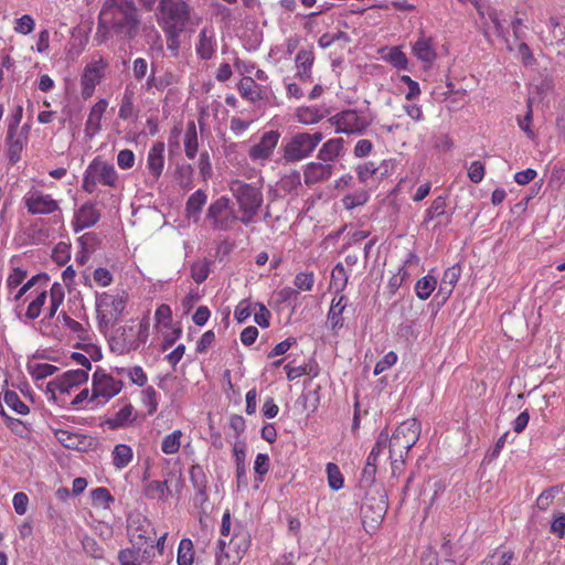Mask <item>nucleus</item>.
I'll return each instance as SVG.
<instances>
[{
  "label": "nucleus",
  "instance_id": "1",
  "mask_svg": "<svg viewBox=\"0 0 565 565\" xmlns=\"http://www.w3.org/2000/svg\"><path fill=\"white\" fill-rule=\"evenodd\" d=\"M140 18L132 0H105L98 15L97 34L109 32L131 40L139 32Z\"/></svg>",
  "mask_w": 565,
  "mask_h": 565
},
{
  "label": "nucleus",
  "instance_id": "2",
  "mask_svg": "<svg viewBox=\"0 0 565 565\" xmlns=\"http://www.w3.org/2000/svg\"><path fill=\"white\" fill-rule=\"evenodd\" d=\"M228 190L238 206L239 222L244 225L252 224L264 203L263 182L247 183L241 179H234L230 181Z\"/></svg>",
  "mask_w": 565,
  "mask_h": 565
},
{
  "label": "nucleus",
  "instance_id": "3",
  "mask_svg": "<svg viewBox=\"0 0 565 565\" xmlns=\"http://www.w3.org/2000/svg\"><path fill=\"white\" fill-rule=\"evenodd\" d=\"M150 334L149 311L141 319H130L110 339V349L118 354L136 351L146 344Z\"/></svg>",
  "mask_w": 565,
  "mask_h": 565
},
{
  "label": "nucleus",
  "instance_id": "4",
  "mask_svg": "<svg viewBox=\"0 0 565 565\" xmlns=\"http://www.w3.org/2000/svg\"><path fill=\"white\" fill-rule=\"evenodd\" d=\"M422 424L416 418H408L401 423L391 438H388L390 459L393 473L403 466L409 450L418 441Z\"/></svg>",
  "mask_w": 565,
  "mask_h": 565
},
{
  "label": "nucleus",
  "instance_id": "5",
  "mask_svg": "<svg viewBox=\"0 0 565 565\" xmlns=\"http://www.w3.org/2000/svg\"><path fill=\"white\" fill-rule=\"evenodd\" d=\"M88 381L84 370H70L54 377L46 385V395L61 406H68L71 396Z\"/></svg>",
  "mask_w": 565,
  "mask_h": 565
},
{
  "label": "nucleus",
  "instance_id": "6",
  "mask_svg": "<svg viewBox=\"0 0 565 565\" xmlns=\"http://www.w3.org/2000/svg\"><path fill=\"white\" fill-rule=\"evenodd\" d=\"M118 184L119 174L114 164L97 156L88 163L84 171L82 190L93 194L98 185L116 189Z\"/></svg>",
  "mask_w": 565,
  "mask_h": 565
},
{
  "label": "nucleus",
  "instance_id": "7",
  "mask_svg": "<svg viewBox=\"0 0 565 565\" xmlns=\"http://www.w3.org/2000/svg\"><path fill=\"white\" fill-rule=\"evenodd\" d=\"M128 301L126 292H102L96 296V318L99 329L107 330L114 326L124 313Z\"/></svg>",
  "mask_w": 565,
  "mask_h": 565
},
{
  "label": "nucleus",
  "instance_id": "8",
  "mask_svg": "<svg viewBox=\"0 0 565 565\" xmlns=\"http://www.w3.org/2000/svg\"><path fill=\"white\" fill-rule=\"evenodd\" d=\"M127 534L134 547L142 550L148 556H153L157 532L147 516L140 513L130 514L127 519Z\"/></svg>",
  "mask_w": 565,
  "mask_h": 565
},
{
  "label": "nucleus",
  "instance_id": "9",
  "mask_svg": "<svg viewBox=\"0 0 565 565\" xmlns=\"http://www.w3.org/2000/svg\"><path fill=\"white\" fill-rule=\"evenodd\" d=\"M44 282L47 285L46 278L44 279ZM31 294H34V298L29 303L25 312V317L30 320H34L40 317L46 302L47 295L50 296V302L46 308L45 316L47 319H52L56 315L57 309L63 303L65 297L64 287L60 282H54L49 290L46 288L41 290L35 289Z\"/></svg>",
  "mask_w": 565,
  "mask_h": 565
},
{
  "label": "nucleus",
  "instance_id": "10",
  "mask_svg": "<svg viewBox=\"0 0 565 565\" xmlns=\"http://www.w3.org/2000/svg\"><path fill=\"white\" fill-rule=\"evenodd\" d=\"M322 139L323 135L320 131L298 132L284 146L282 159L286 162L301 161L311 156Z\"/></svg>",
  "mask_w": 565,
  "mask_h": 565
},
{
  "label": "nucleus",
  "instance_id": "11",
  "mask_svg": "<svg viewBox=\"0 0 565 565\" xmlns=\"http://www.w3.org/2000/svg\"><path fill=\"white\" fill-rule=\"evenodd\" d=\"M205 218L212 230L217 232L232 231L239 221V216L234 211L231 199L225 195L220 196L210 204Z\"/></svg>",
  "mask_w": 565,
  "mask_h": 565
},
{
  "label": "nucleus",
  "instance_id": "12",
  "mask_svg": "<svg viewBox=\"0 0 565 565\" xmlns=\"http://www.w3.org/2000/svg\"><path fill=\"white\" fill-rule=\"evenodd\" d=\"M337 134L362 135L371 125L372 119L356 109H345L329 118Z\"/></svg>",
  "mask_w": 565,
  "mask_h": 565
},
{
  "label": "nucleus",
  "instance_id": "13",
  "mask_svg": "<svg viewBox=\"0 0 565 565\" xmlns=\"http://www.w3.org/2000/svg\"><path fill=\"white\" fill-rule=\"evenodd\" d=\"M159 9L161 28L167 25L185 28L190 20L191 10L188 0H160Z\"/></svg>",
  "mask_w": 565,
  "mask_h": 565
},
{
  "label": "nucleus",
  "instance_id": "14",
  "mask_svg": "<svg viewBox=\"0 0 565 565\" xmlns=\"http://www.w3.org/2000/svg\"><path fill=\"white\" fill-rule=\"evenodd\" d=\"M124 383L120 380L97 370L92 377L90 399L96 401L98 404H105L118 395Z\"/></svg>",
  "mask_w": 565,
  "mask_h": 565
},
{
  "label": "nucleus",
  "instance_id": "15",
  "mask_svg": "<svg viewBox=\"0 0 565 565\" xmlns=\"http://www.w3.org/2000/svg\"><path fill=\"white\" fill-rule=\"evenodd\" d=\"M23 203L31 215H50L62 213L60 203L51 194L38 188H31L23 196Z\"/></svg>",
  "mask_w": 565,
  "mask_h": 565
},
{
  "label": "nucleus",
  "instance_id": "16",
  "mask_svg": "<svg viewBox=\"0 0 565 565\" xmlns=\"http://www.w3.org/2000/svg\"><path fill=\"white\" fill-rule=\"evenodd\" d=\"M108 63L103 57L87 63L81 75V96L84 100L89 99L97 85L102 83Z\"/></svg>",
  "mask_w": 565,
  "mask_h": 565
},
{
  "label": "nucleus",
  "instance_id": "17",
  "mask_svg": "<svg viewBox=\"0 0 565 565\" xmlns=\"http://www.w3.org/2000/svg\"><path fill=\"white\" fill-rule=\"evenodd\" d=\"M412 54L422 63L425 67H431L437 60V52L435 42L431 36L420 31L417 39L411 43Z\"/></svg>",
  "mask_w": 565,
  "mask_h": 565
},
{
  "label": "nucleus",
  "instance_id": "18",
  "mask_svg": "<svg viewBox=\"0 0 565 565\" xmlns=\"http://www.w3.org/2000/svg\"><path fill=\"white\" fill-rule=\"evenodd\" d=\"M280 134L277 130L266 131L259 141L250 147L248 156L253 161L268 160L278 145Z\"/></svg>",
  "mask_w": 565,
  "mask_h": 565
},
{
  "label": "nucleus",
  "instance_id": "19",
  "mask_svg": "<svg viewBox=\"0 0 565 565\" xmlns=\"http://www.w3.org/2000/svg\"><path fill=\"white\" fill-rule=\"evenodd\" d=\"M333 173V164L311 161L305 166L303 180L308 186L328 181Z\"/></svg>",
  "mask_w": 565,
  "mask_h": 565
},
{
  "label": "nucleus",
  "instance_id": "20",
  "mask_svg": "<svg viewBox=\"0 0 565 565\" xmlns=\"http://www.w3.org/2000/svg\"><path fill=\"white\" fill-rule=\"evenodd\" d=\"M100 218V212L96 204L92 202L84 203L74 215L73 230L78 233L85 228L94 226Z\"/></svg>",
  "mask_w": 565,
  "mask_h": 565
},
{
  "label": "nucleus",
  "instance_id": "21",
  "mask_svg": "<svg viewBox=\"0 0 565 565\" xmlns=\"http://www.w3.org/2000/svg\"><path fill=\"white\" fill-rule=\"evenodd\" d=\"M107 107L108 100L105 98H100L90 107L84 129L86 137L93 138L99 132L102 128V119Z\"/></svg>",
  "mask_w": 565,
  "mask_h": 565
},
{
  "label": "nucleus",
  "instance_id": "22",
  "mask_svg": "<svg viewBox=\"0 0 565 565\" xmlns=\"http://www.w3.org/2000/svg\"><path fill=\"white\" fill-rule=\"evenodd\" d=\"M164 168V143L154 142L147 154V169L154 181L161 177Z\"/></svg>",
  "mask_w": 565,
  "mask_h": 565
},
{
  "label": "nucleus",
  "instance_id": "23",
  "mask_svg": "<svg viewBox=\"0 0 565 565\" xmlns=\"http://www.w3.org/2000/svg\"><path fill=\"white\" fill-rule=\"evenodd\" d=\"M419 258L415 253L409 252L398 270L388 279L387 287L391 294H395L398 288L411 277L408 270L412 266H418Z\"/></svg>",
  "mask_w": 565,
  "mask_h": 565
},
{
  "label": "nucleus",
  "instance_id": "24",
  "mask_svg": "<svg viewBox=\"0 0 565 565\" xmlns=\"http://www.w3.org/2000/svg\"><path fill=\"white\" fill-rule=\"evenodd\" d=\"M315 53L312 49H301L295 58L297 76L301 82H312V66Z\"/></svg>",
  "mask_w": 565,
  "mask_h": 565
},
{
  "label": "nucleus",
  "instance_id": "25",
  "mask_svg": "<svg viewBox=\"0 0 565 565\" xmlns=\"http://www.w3.org/2000/svg\"><path fill=\"white\" fill-rule=\"evenodd\" d=\"M196 54L202 60H211L216 52V41L213 29L203 28L199 34L195 47Z\"/></svg>",
  "mask_w": 565,
  "mask_h": 565
},
{
  "label": "nucleus",
  "instance_id": "26",
  "mask_svg": "<svg viewBox=\"0 0 565 565\" xmlns=\"http://www.w3.org/2000/svg\"><path fill=\"white\" fill-rule=\"evenodd\" d=\"M371 510L372 508L369 504L362 508L363 527L367 533H375L384 520L386 507L384 502H381V504H377L376 509L372 511V515H369Z\"/></svg>",
  "mask_w": 565,
  "mask_h": 565
},
{
  "label": "nucleus",
  "instance_id": "27",
  "mask_svg": "<svg viewBox=\"0 0 565 565\" xmlns=\"http://www.w3.org/2000/svg\"><path fill=\"white\" fill-rule=\"evenodd\" d=\"M239 95L252 103L259 102L266 97L264 88L249 76L243 77L238 83Z\"/></svg>",
  "mask_w": 565,
  "mask_h": 565
},
{
  "label": "nucleus",
  "instance_id": "28",
  "mask_svg": "<svg viewBox=\"0 0 565 565\" xmlns=\"http://www.w3.org/2000/svg\"><path fill=\"white\" fill-rule=\"evenodd\" d=\"M343 147V138H331L321 146V148L318 151L317 158L320 161L333 164V162L341 156Z\"/></svg>",
  "mask_w": 565,
  "mask_h": 565
},
{
  "label": "nucleus",
  "instance_id": "29",
  "mask_svg": "<svg viewBox=\"0 0 565 565\" xmlns=\"http://www.w3.org/2000/svg\"><path fill=\"white\" fill-rule=\"evenodd\" d=\"M136 420L135 408L130 403H126L119 408L111 417L106 420V424L111 429H118L130 426Z\"/></svg>",
  "mask_w": 565,
  "mask_h": 565
},
{
  "label": "nucleus",
  "instance_id": "30",
  "mask_svg": "<svg viewBox=\"0 0 565 565\" xmlns=\"http://www.w3.org/2000/svg\"><path fill=\"white\" fill-rule=\"evenodd\" d=\"M382 58L398 71H407L409 61L401 46L383 47L380 50Z\"/></svg>",
  "mask_w": 565,
  "mask_h": 565
},
{
  "label": "nucleus",
  "instance_id": "31",
  "mask_svg": "<svg viewBox=\"0 0 565 565\" xmlns=\"http://www.w3.org/2000/svg\"><path fill=\"white\" fill-rule=\"evenodd\" d=\"M171 491L168 481L151 480L143 488V494L147 499L167 501Z\"/></svg>",
  "mask_w": 565,
  "mask_h": 565
},
{
  "label": "nucleus",
  "instance_id": "32",
  "mask_svg": "<svg viewBox=\"0 0 565 565\" xmlns=\"http://www.w3.org/2000/svg\"><path fill=\"white\" fill-rule=\"evenodd\" d=\"M207 195L206 193L199 189L194 193H192L185 204V213L188 218H193L198 221L202 207L206 203Z\"/></svg>",
  "mask_w": 565,
  "mask_h": 565
},
{
  "label": "nucleus",
  "instance_id": "33",
  "mask_svg": "<svg viewBox=\"0 0 565 565\" xmlns=\"http://www.w3.org/2000/svg\"><path fill=\"white\" fill-rule=\"evenodd\" d=\"M347 307V298L340 295L338 298L334 297L331 301V306L328 312V321L332 329H337L343 326L342 313Z\"/></svg>",
  "mask_w": 565,
  "mask_h": 565
},
{
  "label": "nucleus",
  "instance_id": "34",
  "mask_svg": "<svg viewBox=\"0 0 565 565\" xmlns=\"http://www.w3.org/2000/svg\"><path fill=\"white\" fill-rule=\"evenodd\" d=\"M183 145H184V152L185 156L189 159H194L198 154L199 150V139H198V132H196V126L194 121H189L186 125L184 138H183Z\"/></svg>",
  "mask_w": 565,
  "mask_h": 565
},
{
  "label": "nucleus",
  "instance_id": "35",
  "mask_svg": "<svg viewBox=\"0 0 565 565\" xmlns=\"http://www.w3.org/2000/svg\"><path fill=\"white\" fill-rule=\"evenodd\" d=\"M233 455L235 458L236 465V480L237 487H246L247 486V466H246V452L244 447H238L237 445L233 448Z\"/></svg>",
  "mask_w": 565,
  "mask_h": 565
},
{
  "label": "nucleus",
  "instance_id": "36",
  "mask_svg": "<svg viewBox=\"0 0 565 565\" xmlns=\"http://www.w3.org/2000/svg\"><path fill=\"white\" fill-rule=\"evenodd\" d=\"M111 456L113 465L116 467V469L121 470L132 461L134 451L129 445L118 444L114 447Z\"/></svg>",
  "mask_w": 565,
  "mask_h": 565
},
{
  "label": "nucleus",
  "instance_id": "37",
  "mask_svg": "<svg viewBox=\"0 0 565 565\" xmlns=\"http://www.w3.org/2000/svg\"><path fill=\"white\" fill-rule=\"evenodd\" d=\"M78 242L82 249L77 252L75 260L78 265L83 266L88 262L90 254L94 252L96 236L93 233H85L78 238Z\"/></svg>",
  "mask_w": 565,
  "mask_h": 565
},
{
  "label": "nucleus",
  "instance_id": "38",
  "mask_svg": "<svg viewBox=\"0 0 565 565\" xmlns=\"http://www.w3.org/2000/svg\"><path fill=\"white\" fill-rule=\"evenodd\" d=\"M135 90L131 86H126L124 95L120 100L118 117L122 120H128L135 115Z\"/></svg>",
  "mask_w": 565,
  "mask_h": 565
},
{
  "label": "nucleus",
  "instance_id": "39",
  "mask_svg": "<svg viewBox=\"0 0 565 565\" xmlns=\"http://www.w3.org/2000/svg\"><path fill=\"white\" fill-rule=\"evenodd\" d=\"M58 317H62L64 326L79 340L84 342H89L92 340V332L89 328L74 320L66 312H62Z\"/></svg>",
  "mask_w": 565,
  "mask_h": 565
},
{
  "label": "nucleus",
  "instance_id": "40",
  "mask_svg": "<svg viewBox=\"0 0 565 565\" xmlns=\"http://www.w3.org/2000/svg\"><path fill=\"white\" fill-rule=\"evenodd\" d=\"M195 556L193 542L184 537L180 541L177 553L178 565H193Z\"/></svg>",
  "mask_w": 565,
  "mask_h": 565
},
{
  "label": "nucleus",
  "instance_id": "41",
  "mask_svg": "<svg viewBox=\"0 0 565 565\" xmlns=\"http://www.w3.org/2000/svg\"><path fill=\"white\" fill-rule=\"evenodd\" d=\"M279 188L288 193L298 195V191L301 188V174L298 170H292L281 177L279 181Z\"/></svg>",
  "mask_w": 565,
  "mask_h": 565
},
{
  "label": "nucleus",
  "instance_id": "42",
  "mask_svg": "<svg viewBox=\"0 0 565 565\" xmlns=\"http://www.w3.org/2000/svg\"><path fill=\"white\" fill-rule=\"evenodd\" d=\"M514 559L515 554L513 551L508 548H498L479 565H513Z\"/></svg>",
  "mask_w": 565,
  "mask_h": 565
},
{
  "label": "nucleus",
  "instance_id": "43",
  "mask_svg": "<svg viewBox=\"0 0 565 565\" xmlns=\"http://www.w3.org/2000/svg\"><path fill=\"white\" fill-rule=\"evenodd\" d=\"M193 173L194 169L191 164H178L174 172V179L182 189L190 190L193 186Z\"/></svg>",
  "mask_w": 565,
  "mask_h": 565
},
{
  "label": "nucleus",
  "instance_id": "44",
  "mask_svg": "<svg viewBox=\"0 0 565 565\" xmlns=\"http://www.w3.org/2000/svg\"><path fill=\"white\" fill-rule=\"evenodd\" d=\"M323 113L317 107H299L296 118L302 125H313L323 119Z\"/></svg>",
  "mask_w": 565,
  "mask_h": 565
},
{
  "label": "nucleus",
  "instance_id": "45",
  "mask_svg": "<svg viewBox=\"0 0 565 565\" xmlns=\"http://www.w3.org/2000/svg\"><path fill=\"white\" fill-rule=\"evenodd\" d=\"M183 433L175 429L166 435L161 441V451L166 455H174L180 450Z\"/></svg>",
  "mask_w": 565,
  "mask_h": 565
},
{
  "label": "nucleus",
  "instance_id": "46",
  "mask_svg": "<svg viewBox=\"0 0 565 565\" xmlns=\"http://www.w3.org/2000/svg\"><path fill=\"white\" fill-rule=\"evenodd\" d=\"M446 206H447V198L439 195L434 199L430 206L426 209L425 216H424V223L428 224L435 218L443 216L446 214Z\"/></svg>",
  "mask_w": 565,
  "mask_h": 565
},
{
  "label": "nucleus",
  "instance_id": "47",
  "mask_svg": "<svg viewBox=\"0 0 565 565\" xmlns=\"http://www.w3.org/2000/svg\"><path fill=\"white\" fill-rule=\"evenodd\" d=\"M370 194L366 190L360 189L343 196L341 200L345 210H353L367 203Z\"/></svg>",
  "mask_w": 565,
  "mask_h": 565
},
{
  "label": "nucleus",
  "instance_id": "48",
  "mask_svg": "<svg viewBox=\"0 0 565 565\" xmlns=\"http://www.w3.org/2000/svg\"><path fill=\"white\" fill-rule=\"evenodd\" d=\"M437 280L431 275H426L423 278L418 279L415 285V292L416 296L422 299L426 300L430 297L433 291L436 289Z\"/></svg>",
  "mask_w": 565,
  "mask_h": 565
},
{
  "label": "nucleus",
  "instance_id": "49",
  "mask_svg": "<svg viewBox=\"0 0 565 565\" xmlns=\"http://www.w3.org/2000/svg\"><path fill=\"white\" fill-rule=\"evenodd\" d=\"M331 287L337 291V294L342 292L348 285V275L344 266L339 263L337 264L331 271Z\"/></svg>",
  "mask_w": 565,
  "mask_h": 565
},
{
  "label": "nucleus",
  "instance_id": "50",
  "mask_svg": "<svg viewBox=\"0 0 565 565\" xmlns=\"http://www.w3.org/2000/svg\"><path fill=\"white\" fill-rule=\"evenodd\" d=\"M156 328L161 330L163 328H171L172 324V310L169 305L161 303L154 311Z\"/></svg>",
  "mask_w": 565,
  "mask_h": 565
},
{
  "label": "nucleus",
  "instance_id": "51",
  "mask_svg": "<svg viewBox=\"0 0 565 565\" xmlns=\"http://www.w3.org/2000/svg\"><path fill=\"white\" fill-rule=\"evenodd\" d=\"M28 371L34 380H43L53 375L57 367L50 363H32L28 365Z\"/></svg>",
  "mask_w": 565,
  "mask_h": 565
},
{
  "label": "nucleus",
  "instance_id": "52",
  "mask_svg": "<svg viewBox=\"0 0 565 565\" xmlns=\"http://www.w3.org/2000/svg\"><path fill=\"white\" fill-rule=\"evenodd\" d=\"M3 401L8 407L20 415H25L30 411L29 406L21 401L20 396L14 391H7Z\"/></svg>",
  "mask_w": 565,
  "mask_h": 565
},
{
  "label": "nucleus",
  "instance_id": "53",
  "mask_svg": "<svg viewBox=\"0 0 565 565\" xmlns=\"http://www.w3.org/2000/svg\"><path fill=\"white\" fill-rule=\"evenodd\" d=\"M140 401L147 408L148 415H153L158 409L157 391L153 386H147L141 391Z\"/></svg>",
  "mask_w": 565,
  "mask_h": 565
},
{
  "label": "nucleus",
  "instance_id": "54",
  "mask_svg": "<svg viewBox=\"0 0 565 565\" xmlns=\"http://www.w3.org/2000/svg\"><path fill=\"white\" fill-rule=\"evenodd\" d=\"M167 38V47L172 51L174 55L178 54L180 47V34L184 31V28H175L173 25H167L162 28Z\"/></svg>",
  "mask_w": 565,
  "mask_h": 565
},
{
  "label": "nucleus",
  "instance_id": "55",
  "mask_svg": "<svg viewBox=\"0 0 565 565\" xmlns=\"http://www.w3.org/2000/svg\"><path fill=\"white\" fill-rule=\"evenodd\" d=\"M328 484L332 490H340L343 488L344 479L340 468L333 463L329 462L326 467Z\"/></svg>",
  "mask_w": 565,
  "mask_h": 565
},
{
  "label": "nucleus",
  "instance_id": "56",
  "mask_svg": "<svg viewBox=\"0 0 565 565\" xmlns=\"http://www.w3.org/2000/svg\"><path fill=\"white\" fill-rule=\"evenodd\" d=\"M92 502L94 507L97 508H109L110 503L114 502V498L108 491V489L104 487L96 488L90 493Z\"/></svg>",
  "mask_w": 565,
  "mask_h": 565
},
{
  "label": "nucleus",
  "instance_id": "57",
  "mask_svg": "<svg viewBox=\"0 0 565 565\" xmlns=\"http://www.w3.org/2000/svg\"><path fill=\"white\" fill-rule=\"evenodd\" d=\"M210 274V262L204 258L198 260L191 266V277L196 284H202Z\"/></svg>",
  "mask_w": 565,
  "mask_h": 565
},
{
  "label": "nucleus",
  "instance_id": "58",
  "mask_svg": "<svg viewBox=\"0 0 565 565\" xmlns=\"http://www.w3.org/2000/svg\"><path fill=\"white\" fill-rule=\"evenodd\" d=\"M190 478L194 489L199 493H204L206 490V478L203 469L200 466H192L190 469Z\"/></svg>",
  "mask_w": 565,
  "mask_h": 565
},
{
  "label": "nucleus",
  "instance_id": "59",
  "mask_svg": "<svg viewBox=\"0 0 565 565\" xmlns=\"http://www.w3.org/2000/svg\"><path fill=\"white\" fill-rule=\"evenodd\" d=\"M71 258V245L64 242H60L55 245L52 250V259L58 264L64 265Z\"/></svg>",
  "mask_w": 565,
  "mask_h": 565
},
{
  "label": "nucleus",
  "instance_id": "60",
  "mask_svg": "<svg viewBox=\"0 0 565 565\" xmlns=\"http://www.w3.org/2000/svg\"><path fill=\"white\" fill-rule=\"evenodd\" d=\"M387 440H388V434L382 431L379 435V438H377L375 445L373 446L372 450L370 451L366 462H370V463L376 466L377 458L381 455V452L383 451V449L386 447Z\"/></svg>",
  "mask_w": 565,
  "mask_h": 565
},
{
  "label": "nucleus",
  "instance_id": "61",
  "mask_svg": "<svg viewBox=\"0 0 565 565\" xmlns=\"http://www.w3.org/2000/svg\"><path fill=\"white\" fill-rule=\"evenodd\" d=\"M558 493V488L553 487L544 490L536 499V507L541 511H546L552 505L556 494Z\"/></svg>",
  "mask_w": 565,
  "mask_h": 565
},
{
  "label": "nucleus",
  "instance_id": "62",
  "mask_svg": "<svg viewBox=\"0 0 565 565\" xmlns=\"http://www.w3.org/2000/svg\"><path fill=\"white\" fill-rule=\"evenodd\" d=\"M138 548H124L118 553V561L120 565H140Z\"/></svg>",
  "mask_w": 565,
  "mask_h": 565
},
{
  "label": "nucleus",
  "instance_id": "63",
  "mask_svg": "<svg viewBox=\"0 0 565 565\" xmlns=\"http://www.w3.org/2000/svg\"><path fill=\"white\" fill-rule=\"evenodd\" d=\"M399 81L407 86V92L405 94V99L407 102L416 99L422 94L419 84L416 81H414L411 76L402 75L399 76Z\"/></svg>",
  "mask_w": 565,
  "mask_h": 565
},
{
  "label": "nucleus",
  "instance_id": "64",
  "mask_svg": "<svg viewBox=\"0 0 565 565\" xmlns=\"http://www.w3.org/2000/svg\"><path fill=\"white\" fill-rule=\"evenodd\" d=\"M295 286L302 291H310L315 284V275L311 271H302L296 275Z\"/></svg>",
  "mask_w": 565,
  "mask_h": 565
}]
</instances>
